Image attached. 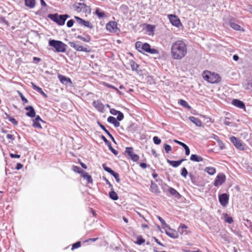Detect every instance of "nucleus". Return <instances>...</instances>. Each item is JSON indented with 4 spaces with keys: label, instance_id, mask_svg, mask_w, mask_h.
Returning a JSON list of instances; mask_svg holds the SVG:
<instances>
[{
    "label": "nucleus",
    "instance_id": "obj_1",
    "mask_svg": "<svg viewBox=\"0 0 252 252\" xmlns=\"http://www.w3.org/2000/svg\"><path fill=\"white\" fill-rule=\"evenodd\" d=\"M187 54V46L182 40L173 42L171 47V55L173 59L181 60Z\"/></svg>",
    "mask_w": 252,
    "mask_h": 252
},
{
    "label": "nucleus",
    "instance_id": "obj_2",
    "mask_svg": "<svg viewBox=\"0 0 252 252\" xmlns=\"http://www.w3.org/2000/svg\"><path fill=\"white\" fill-rule=\"evenodd\" d=\"M203 77L205 80L212 84L218 83L221 81V78L218 74L208 71L203 72Z\"/></svg>",
    "mask_w": 252,
    "mask_h": 252
},
{
    "label": "nucleus",
    "instance_id": "obj_3",
    "mask_svg": "<svg viewBox=\"0 0 252 252\" xmlns=\"http://www.w3.org/2000/svg\"><path fill=\"white\" fill-rule=\"evenodd\" d=\"M48 18L56 23L59 25H63L69 16L67 14L59 15L58 13L49 14Z\"/></svg>",
    "mask_w": 252,
    "mask_h": 252
},
{
    "label": "nucleus",
    "instance_id": "obj_4",
    "mask_svg": "<svg viewBox=\"0 0 252 252\" xmlns=\"http://www.w3.org/2000/svg\"><path fill=\"white\" fill-rule=\"evenodd\" d=\"M49 45L54 47L57 52L64 53L66 51L67 45L61 41L50 39L49 41Z\"/></svg>",
    "mask_w": 252,
    "mask_h": 252
},
{
    "label": "nucleus",
    "instance_id": "obj_5",
    "mask_svg": "<svg viewBox=\"0 0 252 252\" xmlns=\"http://www.w3.org/2000/svg\"><path fill=\"white\" fill-rule=\"evenodd\" d=\"M68 44L70 47L77 51H82L87 53L91 51V49L89 46L88 45L84 46L78 41L69 42Z\"/></svg>",
    "mask_w": 252,
    "mask_h": 252
},
{
    "label": "nucleus",
    "instance_id": "obj_6",
    "mask_svg": "<svg viewBox=\"0 0 252 252\" xmlns=\"http://www.w3.org/2000/svg\"><path fill=\"white\" fill-rule=\"evenodd\" d=\"M34 117L35 118L32 120V126L37 129H41L42 125L45 124V122L42 120L39 116L35 115V111L32 108V118Z\"/></svg>",
    "mask_w": 252,
    "mask_h": 252
},
{
    "label": "nucleus",
    "instance_id": "obj_7",
    "mask_svg": "<svg viewBox=\"0 0 252 252\" xmlns=\"http://www.w3.org/2000/svg\"><path fill=\"white\" fill-rule=\"evenodd\" d=\"M226 180V177L223 173H219L214 181V185L215 187H218L221 185L225 182Z\"/></svg>",
    "mask_w": 252,
    "mask_h": 252
},
{
    "label": "nucleus",
    "instance_id": "obj_8",
    "mask_svg": "<svg viewBox=\"0 0 252 252\" xmlns=\"http://www.w3.org/2000/svg\"><path fill=\"white\" fill-rule=\"evenodd\" d=\"M102 167L104 170L109 173L111 175H112L115 179L117 182L119 183L120 181V179L119 178V174L118 173L114 172L112 169L106 166L105 164H102Z\"/></svg>",
    "mask_w": 252,
    "mask_h": 252
},
{
    "label": "nucleus",
    "instance_id": "obj_9",
    "mask_svg": "<svg viewBox=\"0 0 252 252\" xmlns=\"http://www.w3.org/2000/svg\"><path fill=\"white\" fill-rule=\"evenodd\" d=\"M168 18L171 24L177 27L182 26L180 19L175 15L170 14L168 15Z\"/></svg>",
    "mask_w": 252,
    "mask_h": 252
},
{
    "label": "nucleus",
    "instance_id": "obj_10",
    "mask_svg": "<svg viewBox=\"0 0 252 252\" xmlns=\"http://www.w3.org/2000/svg\"><path fill=\"white\" fill-rule=\"evenodd\" d=\"M141 49H142V51H144L145 52H148L152 54H155L158 53V51L157 49L151 48L150 45L147 43H145L142 45Z\"/></svg>",
    "mask_w": 252,
    "mask_h": 252
},
{
    "label": "nucleus",
    "instance_id": "obj_11",
    "mask_svg": "<svg viewBox=\"0 0 252 252\" xmlns=\"http://www.w3.org/2000/svg\"><path fill=\"white\" fill-rule=\"evenodd\" d=\"M106 29L111 32H116L117 31V23L115 21H110L106 24Z\"/></svg>",
    "mask_w": 252,
    "mask_h": 252
},
{
    "label": "nucleus",
    "instance_id": "obj_12",
    "mask_svg": "<svg viewBox=\"0 0 252 252\" xmlns=\"http://www.w3.org/2000/svg\"><path fill=\"white\" fill-rule=\"evenodd\" d=\"M230 141L233 143V144L237 149L240 150L244 149V146L242 144L241 141L237 138L236 137L234 136H232L230 138Z\"/></svg>",
    "mask_w": 252,
    "mask_h": 252
},
{
    "label": "nucleus",
    "instance_id": "obj_13",
    "mask_svg": "<svg viewBox=\"0 0 252 252\" xmlns=\"http://www.w3.org/2000/svg\"><path fill=\"white\" fill-rule=\"evenodd\" d=\"M219 200L220 204L225 206L228 203L229 195L226 193H222L219 195Z\"/></svg>",
    "mask_w": 252,
    "mask_h": 252
},
{
    "label": "nucleus",
    "instance_id": "obj_14",
    "mask_svg": "<svg viewBox=\"0 0 252 252\" xmlns=\"http://www.w3.org/2000/svg\"><path fill=\"white\" fill-rule=\"evenodd\" d=\"M75 19H76L77 23L79 24L83 25L85 27H88L90 29L93 28V26L89 21H85L84 20L77 16H75Z\"/></svg>",
    "mask_w": 252,
    "mask_h": 252
},
{
    "label": "nucleus",
    "instance_id": "obj_15",
    "mask_svg": "<svg viewBox=\"0 0 252 252\" xmlns=\"http://www.w3.org/2000/svg\"><path fill=\"white\" fill-rule=\"evenodd\" d=\"M110 113L113 115H117V119L118 121H121L124 119V114L121 111H118L115 109H111Z\"/></svg>",
    "mask_w": 252,
    "mask_h": 252
},
{
    "label": "nucleus",
    "instance_id": "obj_16",
    "mask_svg": "<svg viewBox=\"0 0 252 252\" xmlns=\"http://www.w3.org/2000/svg\"><path fill=\"white\" fill-rule=\"evenodd\" d=\"M232 104L239 108L245 110V105L242 101L237 99H234L232 101Z\"/></svg>",
    "mask_w": 252,
    "mask_h": 252
},
{
    "label": "nucleus",
    "instance_id": "obj_17",
    "mask_svg": "<svg viewBox=\"0 0 252 252\" xmlns=\"http://www.w3.org/2000/svg\"><path fill=\"white\" fill-rule=\"evenodd\" d=\"M186 159L182 158L179 160H171L169 159H167V162L171 166L174 167H177L179 166L183 161H185Z\"/></svg>",
    "mask_w": 252,
    "mask_h": 252
},
{
    "label": "nucleus",
    "instance_id": "obj_18",
    "mask_svg": "<svg viewBox=\"0 0 252 252\" xmlns=\"http://www.w3.org/2000/svg\"><path fill=\"white\" fill-rule=\"evenodd\" d=\"M58 78L61 81L62 83L64 85H67L68 84H71L72 82L71 81V79L68 78L66 77L63 75L59 74L58 75Z\"/></svg>",
    "mask_w": 252,
    "mask_h": 252
},
{
    "label": "nucleus",
    "instance_id": "obj_19",
    "mask_svg": "<svg viewBox=\"0 0 252 252\" xmlns=\"http://www.w3.org/2000/svg\"><path fill=\"white\" fill-rule=\"evenodd\" d=\"M93 106L99 112H103L104 110V105L99 100L94 101Z\"/></svg>",
    "mask_w": 252,
    "mask_h": 252
},
{
    "label": "nucleus",
    "instance_id": "obj_20",
    "mask_svg": "<svg viewBox=\"0 0 252 252\" xmlns=\"http://www.w3.org/2000/svg\"><path fill=\"white\" fill-rule=\"evenodd\" d=\"M117 119L113 116H109L107 118V121L109 123L112 124L115 127H118L120 126V123L117 121Z\"/></svg>",
    "mask_w": 252,
    "mask_h": 252
},
{
    "label": "nucleus",
    "instance_id": "obj_21",
    "mask_svg": "<svg viewBox=\"0 0 252 252\" xmlns=\"http://www.w3.org/2000/svg\"><path fill=\"white\" fill-rule=\"evenodd\" d=\"M167 228L168 229L165 230V233L166 235L173 238H177L178 235L176 231L171 229L169 227Z\"/></svg>",
    "mask_w": 252,
    "mask_h": 252
},
{
    "label": "nucleus",
    "instance_id": "obj_22",
    "mask_svg": "<svg viewBox=\"0 0 252 252\" xmlns=\"http://www.w3.org/2000/svg\"><path fill=\"white\" fill-rule=\"evenodd\" d=\"M174 142L178 143L181 146H183V147L184 148L185 150V154L187 156L189 155L190 154V150L189 147L184 143L182 142L181 141H178L177 140H174Z\"/></svg>",
    "mask_w": 252,
    "mask_h": 252
},
{
    "label": "nucleus",
    "instance_id": "obj_23",
    "mask_svg": "<svg viewBox=\"0 0 252 252\" xmlns=\"http://www.w3.org/2000/svg\"><path fill=\"white\" fill-rule=\"evenodd\" d=\"M168 191L170 194L173 195L175 198L177 199H180L181 198V195L175 189L170 187L168 189Z\"/></svg>",
    "mask_w": 252,
    "mask_h": 252
},
{
    "label": "nucleus",
    "instance_id": "obj_24",
    "mask_svg": "<svg viewBox=\"0 0 252 252\" xmlns=\"http://www.w3.org/2000/svg\"><path fill=\"white\" fill-rule=\"evenodd\" d=\"M189 120L194 123L197 126H202V122L201 121L198 119L193 116H190L189 117Z\"/></svg>",
    "mask_w": 252,
    "mask_h": 252
},
{
    "label": "nucleus",
    "instance_id": "obj_25",
    "mask_svg": "<svg viewBox=\"0 0 252 252\" xmlns=\"http://www.w3.org/2000/svg\"><path fill=\"white\" fill-rule=\"evenodd\" d=\"M190 159L195 162H200L203 160L202 157L195 154H192L190 157Z\"/></svg>",
    "mask_w": 252,
    "mask_h": 252
},
{
    "label": "nucleus",
    "instance_id": "obj_26",
    "mask_svg": "<svg viewBox=\"0 0 252 252\" xmlns=\"http://www.w3.org/2000/svg\"><path fill=\"white\" fill-rule=\"evenodd\" d=\"M32 89L34 90L39 94H40L44 97H47V94L44 93V92L42 91V89L37 87L36 85H34L32 83Z\"/></svg>",
    "mask_w": 252,
    "mask_h": 252
},
{
    "label": "nucleus",
    "instance_id": "obj_27",
    "mask_svg": "<svg viewBox=\"0 0 252 252\" xmlns=\"http://www.w3.org/2000/svg\"><path fill=\"white\" fill-rule=\"evenodd\" d=\"M151 190L153 192L155 193H158L160 192L158 185L153 181H151Z\"/></svg>",
    "mask_w": 252,
    "mask_h": 252
},
{
    "label": "nucleus",
    "instance_id": "obj_28",
    "mask_svg": "<svg viewBox=\"0 0 252 252\" xmlns=\"http://www.w3.org/2000/svg\"><path fill=\"white\" fill-rule=\"evenodd\" d=\"M75 8H76V9L78 11H84V9L86 8V5L84 4V3H78L77 4H75Z\"/></svg>",
    "mask_w": 252,
    "mask_h": 252
},
{
    "label": "nucleus",
    "instance_id": "obj_29",
    "mask_svg": "<svg viewBox=\"0 0 252 252\" xmlns=\"http://www.w3.org/2000/svg\"><path fill=\"white\" fill-rule=\"evenodd\" d=\"M205 171L207 172L209 175H213L216 172V169L213 167H207L205 169Z\"/></svg>",
    "mask_w": 252,
    "mask_h": 252
},
{
    "label": "nucleus",
    "instance_id": "obj_30",
    "mask_svg": "<svg viewBox=\"0 0 252 252\" xmlns=\"http://www.w3.org/2000/svg\"><path fill=\"white\" fill-rule=\"evenodd\" d=\"M109 195L110 198L113 200H117L119 198L117 194L113 190V189L110 192H109Z\"/></svg>",
    "mask_w": 252,
    "mask_h": 252
},
{
    "label": "nucleus",
    "instance_id": "obj_31",
    "mask_svg": "<svg viewBox=\"0 0 252 252\" xmlns=\"http://www.w3.org/2000/svg\"><path fill=\"white\" fill-rule=\"evenodd\" d=\"M230 26L233 29L237 31H241V27L239 25L230 21L229 22Z\"/></svg>",
    "mask_w": 252,
    "mask_h": 252
},
{
    "label": "nucleus",
    "instance_id": "obj_32",
    "mask_svg": "<svg viewBox=\"0 0 252 252\" xmlns=\"http://www.w3.org/2000/svg\"><path fill=\"white\" fill-rule=\"evenodd\" d=\"M178 102L180 104H181L182 106H183L184 107L188 108V109H190L191 107L189 105L188 103L183 100V99H179L178 101Z\"/></svg>",
    "mask_w": 252,
    "mask_h": 252
},
{
    "label": "nucleus",
    "instance_id": "obj_33",
    "mask_svg": "<svg viewBox=\"0 0 252 252\" xmlns=\"http://www.w3.org/2000/svg\"><path fill=\"white\" fill-rule=\"evenodd\" d=\"M130 64L131 66V69L134 71H136L137 70L139 65L133 61H130Z\"/></svg>",
    "mask_w": 252,
    "mask_h": 252
},
{
    "label": "nucleus",
    "instance_id": "obj_34",
    "mask_svg": "<svg viewBox=\"0 0 252 252\" xmlns=\"http://www.w3.org/2000/svg\"><path fill=\"white\" fill-rule=\"evenodd\" d=\"M95 13L99 18H101L105 15V13L103 11H100L99 8L96 9Z\"/></svg>",
    "mask_w": 252,
    "mask_h": 252
},
{
    "label": "nucleus",
    "instance_id": "obj_35",
    "mask_svg": "<svg viewBox=\"0 0 252 252\" xmlns=\"http://www.w3.org/2000/svg\"><path fill=\"white\" fill-rule=\"evenodd\" d=\"M77 37L85 42H89L91 40V37L90 36H87V37H84L82 35H78Z\"/></svg>",
    "mask_w": 252,
    "mask_h": 252
},
{
    "label": "nucleus",
    "instance_id": "obj_36",
    "mask_svg": "<svg viewBox=\"0 0 252 252\" xmlns=\"http://www.w3.org/2000/svg\"><path fill=\"white\" fill-rule=\"evenodd\" d=\"M143 44L140 41H137L135 43V48L139 52H142L141 49L142 46Z\"/></svg>",
    "mask_w": 252,
    "mask_h": 252
},
{
    "label": "nucleus",
    "instance_id": "obj_37",
    "mask_svg": "<svg viewBox=\"0 0 252 252\" xmlns=\"http://www.w3.org/2000/svg\"><path fill=\"white\" fill-rule=\"evenodd\" d=\"M145 242V240L141 236H138L137 238L136 243L139 245H142Z\"/></svg>",
    "mask_w": 252,
    "mask_h": 252
},
{
    "label": "nucleus",
    "instance_id": "obj_38",
    "mask_svg": "<svg viewBox=\"0 0 252 252\" xmlns=\"http://www.w3.org/2000/svg\"><path fill=\"white\" fill-rule=\"evenodd\" d=\"M125 152L130 157L133 154V148L132 147H126Z\"/></svg>",
    "mask_w": 252,
    "mask_h": 252
},
{
    "label": "nucleus",
    "instance_id": "obj_39",
    "mask_svg": "<svg viewBox=\"0 0 252 252\" xmlns=\"http://www.w3.org/2000/svg\"><path fill=\"white\" fill-rule=\"evenodd\" d=\"M181 174L184 178H186L187 177V176L188 174V172L187 169L185 167H183L182 169Z\"/></svg>",
    "mask_w": 252,
    "mask_h": 252
},
{
    "label": "nucleus",
    "instance_id": "obj_40",
    "mask_svg": "<svg viewBox=\"0 0 252 252\" xmlns=\"http://www.w3.org/2000/svg\"><path fill=\"white\" fill-rule=\"evenodd\" d=\"M6 116H7V118L8 119V120L11 123H12L14 125H17L18 122H17V121L14 118H12V117H10L9 115H7V114H6Z\"/></svg>",
    "mask_w": 252,
    "mask_h": 252
},
{
    "label": "nucleus",
    "instance_id": "obj_41",
    "mask_svg": "<svg viewBox=\"0 0 252 252\" xmlns=\"http://www.w3.org/2000/svg\"><path fill=\"white\" fill-rule=\"evenodd\" d=\"M225 221L228 223H231L233 222V219L231 217H228L227 214L225 215Z\"/></svg>",
    "mask_w": 252,
    "mask_h": 252
},
{
    "label": "nucleus",
    "instance_id": "obj_42",
    "mask_svg": "<svg viewBox=\"0 0 252 252\" xmlns=\"http://www.w3.org/2000/svg\"><path fill=\"white\" fill-rule=\"evenodd\" d=\"M108 147L109 148V149L115 155L117 156L118 154V152L116 150H115L111 146V144L110 143L108 144Z\"/></svg>",
    "mask_w": 252,
    "mask_h": 252
},
{
    "label": "nucleus",
    "instance_id": "obj_43",
    "mask_svg": "<svg viewBox=\"0 0 252 252\" xmlns=\"http://www.w3.org/2000/svg\"><path fill=\"white\" fill-rule=\"evenodd\" d=\"M130 157L131 160L135 162L137 161L139 158V156L134 153Z\"/></svg>",
    "mask_w": 252,
    "mask_h": 252
},
{
    "label": "nucleus",
    "instance_id": "obj_44",
    "mask_svg": "<svg viewBox=\"0 0 252 252\" xmlns=\"http://www.w3.org/2000/svg\"><path fill=\"white\" fill-rule=\"evenodd\" d=\"M18 93L20 95L21 99L23 101L24 104L28 102V100H27V99L23 95V94L20 92L18 91Z\"/></svg>",
    "mask_w": 252,
    "mask_h": 252
},
{
    "label": "nucleus",
    "instance_id": "obj_45",
    "mask_svg": "<svg viewBox=\"0 0 252 252\" xmlns=\"http://www.w3.org/2000/svg\"><path fill=\"white\" fill-rule=\"evenodd\" d=\"M81 246V242L78 241L75 243H74L72 246L71 250H73L74 249L79 248Z\"/></svg>",
    "mask_w": 252,
    "mask_h": 252
},
{
    "label": "nucleus",
    "instance_id": "obj_46",
    "mask_svg": "<svg viewBox=\"0 0 252 252\" xmlns=\"http://www.w3.org/2000/svg\"><path fill=\"white\" fill-rule=\"evenodd\" d=\"M153 141L156 145H159L161 143V140L158 136L153 137Z\"/></svg>",
    "mask_w": 252,
    "mask_h": 252
},
{
    "label": "nucleus",
    "instance_id": "obj_47",
    "mask_svg": "<svg viewBox=\"0 0 252 252\" xmlns=\"http://www.w3.org/2000/svg\"><path fill=\"white\" fill-rule=\"evenodd\" d=\"M164 148L165 152L168 153L171 150V147L168 144H165L164 145Z\"/></svg>",
    "mask_w": 252,
    "mask_h": 252
},
{
    "label": "nucleus",
    "instance_id": "obj_48",
    "mask_svg": "<svg viewBox=\"0 0 252 252\" xmlns=\"http://www.w3.org/2000/svg\"><path fill=\"white\" fill-rule=\"evenodd\" d=\"M40 62H41V59L38 57H33L32 58V62L35 64L39 63Z\"/></svg>",
    "mask_w": 252,
    "mask_h": 252
},
{
    "label": "nucleus",
    "instance_id": "obj_49",
    "mask_svg": "<svg viewBox=\"0 0 252 252\" xmlns=\"http://www.w3.org/2000/svg\"><path fill=\"white\" fill-rule=\"evenodd\" d=\"M158 220L161 222L162 225L165 226L166 227H168V225L166 224L165 220L160 217H158Z\"/></svg>",
    "mask_w": 252,
    "mask_h": 252
},
{
    "label": "nucleus",
    "instance_id": "obj_50",
    "mask_svg": "<svg viewBox=\"0 0 252 252\" xmlns=\"http://www.w3.org/2000/svg\"><path fill=\"white\" fill-rule=\"evenodd\" d=\"M73 170L75 172L80 173L82 170L78 166H73Z\"/></svg>",
    "mask_w": 252,
    "mask_h": 252
},
{
    "label": "nucleus",
    "instance_id": "obj_51",
    "mask_svg": "<svg viewBox=\"0 0 252 252\" xmlns=\"http://www.w3.org/2000/svg\"><path fill=\"white\" fill-rule=\"evenodd\" d=\"M84 179L86 180L88 183H93V179L92 178L91 176L89 175V174H87V175H86V177L84 178Z\"/></svg>",
    "mask_w": 252,
    "mask_h": 252
},
{
    "label": "nucleus",
    "instance_id": "obj_52",
    "mask_svg": "<svg viewBox=\"0 0 252 252\" xmlns=\"http://www.w3.org/2000/svg\"><path fill=\"white\" fill-rule=\"evenodd\" d=\"M74 23V20H72V19H71V20H69V21L67 22L66 25H67V26L68 28H71V27H72V26H73Z\"/></svg>",
    "mask_w": 252,
    "mask_h": 252
},
{
    "label": "nucleus",
    "instance_id": "obj_53",
    "mask_svg": "<svg viewBox=\"0 0 252 252\" xmlns=\"http://www.w3.org/2000/svg\"><path fill=\"white\" fill-rule=\"evenodd\" d=\"M189 176L190 177L192 183L194 185H195V177L191 173H189Z\"/></svg>",
    "mask_w": 252,
    "mask_h": 252
},
{
    "label": "nucleus",
    "instance_id": "obj_54",
    "mask_svg": "<svg viewBox=\"0 0 252 252\" xmlns=\"http://www.w3.org/2000/svg\"><path fill=\"white\" fill-rule=\"evenodd\" d=\"M228 118L225 117L223 120V124L226 126H230L231 123L228 120Z\"/></svg>",
    "mask_w": 252,
    "mask_h": 252
},
{
    "label": "nucleus",
    "instance_id": "obj_55",
    "mask_svg": "<svg viewBox=\"0 0 252 252\" xmlns=\"http://www.w3.org/2000/svg\"><path fill=\"white\" fill-rule=\"evenodd\" d=\"M25 5L32 8V0H25Z\"/></svg>",
    "mask_w": 252,
    "mask_h": 252
},
{
    "label": "nucleus",
    "instance_id": "obj_56",
    "mask_svg": "<svg viewBox=\"0 0 252 252\" xmlns=\"http://www.w3.org/2000/svg\"><path fill=\"white\" fill-rule=\"evenodd\" d=\"M101 138L103 140L105 144H106L107 145L110 143V142L106 139V138L104 135H101Z\"/></svg>",
    "mask_w": 252,
    "mask_h": 252
},
{
    "label": "nucleus",
    "instance_id": "obj_57",
    "mask_svg": "<svg viewBox=\"0 0 252 252\" xmlns=\"http://www.w3.org/2000/svg\"><path fill=\"white\" fill-rule=\"evenodd\" d=\"M9 156L11 158H19L20 157V155L13 154V153H10Z\"/></svg>",
    "mask_w": 252,
    "mask_h": 252
},
{
    "label": "nucleus",
    "instance_id": "obj_58",
    "mask_svg": "<svg viewBox=\"0 0 252 252\" xmlns=\"http://www.w3.org/2000/svg\"><path fill=\"white\" fill-rule=\"evenodd\" d=\"M103 180L105 181L107 185H108L109 187L111 188V189H112L113 186H112V185L110 183V182L105 177H103Z\"/></svg>",
    "mask_w": 252,
    "mask_h": 252
},
{
    "label": "nucleus",
    "instance_id": "obj_59",
    "mask_svg": "<svg viewBox=\"0 0 252 252\" xmlns=\"http://www.w3.org/2000/svg\"><path fill=\"white\" fill-rule=\"evenodd\" d=\"M105 86L107 87L108 88H112V89L115 90L117 91H118V90L116 88L112 86L111 85H110L108 83H105Z\"/></svg>",
    "mask_w": 252,
    "mask_h": 252
},
{
    "label": "nucleus",
    "instance_id": "obj_60",
    "mask_svg": "<svg viewBox=\"0 0 252 252\" xmlns=\"http://www.w3.org/2000/svg\"><path fill=\"white\" fill-rule=\"evenodd\" d=\"M6 138L8 139H10L11 140H14L15 138L14 136L10 134H8L6 135Z\"/></svg>",
    "mask_w": 252,
    "mask_h": 252
},
{
    "label": "nucleus",
    "instance_id": "obj_61",
    "mask_svg": "<svg viewBox=\"0 0 252 252\" xmlns=\"http://www.w3.org/2000/svg\"><path fill=\"white\" fill-rule=\"evenodd\" d=\"M23 165L22 164L20 163H17L16 165L15 169H16L17 170H19L21 169L23 167Z\"/></svg>",
    "mask_w": 252,
    "mask_h": 252
},
{
    "label": "nucleus",
    "instance_id": "obj_62",
    "mask_svg": "<svg viewBox=\"0 0 252 252\" xmlns=\"http://www.w3.org/2000/svg\"><path fill=\"white\" fill-rule=\"evenodd\" d=\"M246 89L251 90L252 89V82H249L247 84Z\"/></svg>",
    "mask_w": 252,
    "mask_h": 252
},
{
    "label": "nucleus",
    "instance_id": "obj_63",
    "mask_svg": "<svg viewBox=\"0 0 252 252\" xmlns=\"http://www.w3.org/2000/svg\"><path fill=\"white\" fill-rule=\"evenodd\" d=\"M97 124L105 132L107 130L105 127L103 125H102L100 122H97Z\"/></svg>",
    "mask_w": 252,
    "mask_h": 252
},
{
    "label": "nucleus",
    "instance_id": "obj_64",
    "mask_svg": "<svg viewBox=\"0 0 252 252\" xmlns=\"http://www.w3.org/2000/svg\"><path fill=\"white\" fill-rule=\"evenodd\" d=\"M80 174L83 178L86 177V175H87V174H88L87 172L84 171L83 170H82Z\"/></svg>",
    "mask_w": 252,
    "mask_h": 252
}]
</instances>
